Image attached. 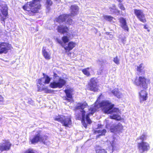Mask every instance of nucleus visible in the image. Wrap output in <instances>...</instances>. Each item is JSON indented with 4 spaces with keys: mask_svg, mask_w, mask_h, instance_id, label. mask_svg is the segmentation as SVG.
<instances>
[{
    "mask_svg": "<svg viewBox=\"0 0 153 153\" xmlns=\"http://www.w3.org/2000/svg\"><path fill=\"white\" fill-rule=\"evenodd\" d=\"M118 2H121L123 0H117Z\"/></svg>",
    "mask_w": 153,
    "mask_h": 153,
    "instance_id": "obj_47",
    "label": "nucleus"
},
{
    "mask_svg": "<svg viewBox=\"0 0 153 153\" xmlns=\"http://www.w3.org/2000/svg\"><path fill=\"white\" fill-rule=\"evenodd\" d=\"M143 63H141L139 66L137 67V71L139 72H143V69L144 68V67L143 66Z\"/></svg>",
    "mask_w": 153,
    "mask_h": 153,
    "instance_id": "obj_31",
    "label": "nucleus"
},
{
    "mask_svg": "<svg viewBox=\"0 0 153 153\" xmlns=\"http://www.w3.org/2000/svg\"><path fill=\"white\" fill-rule=\"evenodd\" d=\"M97 79L92 77L90 79V82L88 83V87L89 90L94 92L98 91L99 85H97Z\"/></svg>",
    "mask_w": 153,
    "mask_h": 153,
    "instance_id": "obj_10",
    "label": "nucleus"
},
{
    "mask_svg": "<svg viewBox=\"0 0 153 153\" xmlns=\"http://www.w3.org/2000/svg\"><path fill=\"white\" fill-rule=\"evenodd\" d=\"M112 7L114 8H115V11L114 12V13L117 14V15L120 14V10H118V9L116 8V6L115 4H112Z\"/></svg>",
    "mask_w": 153,
    "mask_h": 153,
    "instance_id": "obj_36",
    "label": "nucleus"
},
{
    "mask_svg": "<svg viewBox=\"0 0 153 153\" xmlns=\"http://www.w3.org/2000/svg\"><path fill=\"white\" fill-rule=\"evenodd\" d=\"M42 53L43 56L46 59H51L50 55L46 50L43 48L42 49Z\"/></svg>",
    "mask_w": 153,
    "mask_h": 153,
    "instance_id": "obj_25",
    "label": "nucleus"
},
{
    "mask_svg": "<svg viewBox=\"0 0 153 153\" xmlns=\"http://www.w3.org/2000/svg\"><path fill=\"white\" fill-rule=\"evenodd\" d=\"M121 15L122 16H124V14H121Z\"/></svg>",
    "mask_w": 153,
    "mask_h": 153,
    "instance_id": "obj_50",
    "label": "nucleus"
},
{
    "mask_svg": "<svg viewBox=\"0 0 153 153\" xmlns=\"http://www.w3.org/2000/svg\"><path fill=\"white\" fill-rule=\"evenodd\" d=\"M57 30L59 33L64 34L68 33L69 30V28L66 26L60 25L58 26Z\"/></svg>",
    "mask_w": 153,
    "mask_h": 153,
    "instance_id": "obj_17",
    "label": "nucleus"
},
{
    "mask_svg": "<svg viewBox=\"0 0 153 153\" xmlns=\"http://www.w3.org/2000/svg\"><path fill=\"white\" fill-rule=\"evenodd\" d=\"M41 0H32L29 4H26L23 7L25 10L27 11V13L30 15L38 13L39 10L41 8L42 5L40 3Z\"/></svg>",
    "mask_w": 153,
    "mask_h": 153,
    "instance_id": "obj_2",
    "label": "nucleus"
},
{
    "mask_svg": "<svg viewBox=\"0 0 153 153\" xmlns=\"http://www.w3.org/2000/svg\"><path fill=\"white\" fill-rule=\"evenodd\" d=\"M53 76L54 78H56V77H59L57 75V74L55 72L53 73Z\"/></svg>",
    "mask_w": 153,
    "mask_h": 153,
    "instance_id": "obj_43",
    "label": "nucleus"
},
{
    "mask_svg": "<svg viewBox=\"0 0 153 153\" xmlns=\"http://www.w3.org/2000/svg\"><path fill=\"white\" fill-rule=\"evenodd\" d=\"M42 131L39 130L36 131V134L32 138L30 139L31 144H35L39 142H41L44 144L46 143V141L48 139V137L46 135L42 136Z\"/></svg>",
    "mask_w": 153,
    "mask_h": 153,
    "instance_id": "obj_5",
    "label": "nucleus"
},
{
    "mask_svg": "<svg viewBox=\"0 0 153 153\" xmlns=\"http://www.w3.org/2000/svg\"><path fill=\"white\" fill-rule=\"evenodd\" d=\"M62 42L64 44L68 42L69 41V37L66 36H64L62 38Z\"/></svg>",
    "mask_w": 153,
    "mask_h": 153,
    "instance_id": "obj_29",
    "label": "nucleus"
},
{
    "mask_svg": "<svg viewBox=\"0 0 153 153\" xmlns=\"http://www.w3.org/2000/svg\"><path fill=\"white\" fill-rule=\"evenodd\" d=\"M138 148L139 150H141L142 152L147 151L149 148V145L146 142L142 141L138 143Z\"/></svg>",
    "mask_w": 153,
    "mask_h": 153,
    "instance_id": "obj_16",
    "label": "nucleus"
},
{
    "mask_svg": "<svg viewBox=\"0 0 153 153\" xmlns=\"http://www.w3.org/2000/svg\"><path fill=\"white\" fill-rule=\"evenodd\" d=\"M70 8L72 10L71 13H73L72 16H74L77 14L76 12L78 10V7L76 5H71Z\"/></svg>",
    "mask_w": 153,
    "mask_h": 153,
    "instance_id": "obj_24",
    "label": "nucleus"
},
{
    "mask_svg": "<svg viewBox=\"0 0 153 153\" xmlns=\"http://www.w3.org/2000/svg\"><path fill=\"white\" fill-rule=\"evenodd\" d=\"M25 153H35L33 150L29 149L28 150H26L25 152Z\"/></svg>",
    "mask_w": 153,
    "mask_h": 153,
    "instance_id": "obj_41",
    "label": "nucleus"
},
{
    "mask_svg": "<svg viewBox=\"0 0 153 153\" xmlns=\"http://www.w3.org/2000/svg\"><path fill=\"white\" fill-rule=\"evenodd\" d=\"M119 22L121 24V27L125 30L128 31V28L127 25L126 21L124 18L120 17L119 19Z\"/></svg>",
    "mask_w": 153,
    "mask_h": 153,
    "instance_id": "obj_19",
    "label": "nucleus"
},
{
    "mask_svg": "<svg viewBox=\"0 0 153 153\" xmlns=\"http://www.w3.org/2000/svg\"><path fill=\"white\" fill-rule=\"evenodd\" d=\"M110 9L111 10H113V9L112 8V7H110Z\"/></svg>",
    "mask_w": 153,
    "mask_h": 153,
    "instance_id": "obj_48",
    "label": "nucleus"
},
{
    "mask_svg": "<svg viewBox=\"0 0 153 153\" xmlns=\"http://www.w3.org/2000/svg\"><path fill=\"white\" fill-rule=\"evenodd\" d=\"M104 18L106 20L108 21H111L114 18L113 17L110 16H104Z\"/></svg>",
    "mask_w": 153,
    "mask_h": 153,
    "instance_id": "obj_32",
    "label": "nucleus"
},
{
    "mask_svg": "<svg viewBox=\"0 0 153 153\" xmlns=\"http://www.w3.org/2000/svg\"><path fill=\"white\" fill-rule=\"evenodd\" d=\"M105 34L107 35H109V36H110V38L111 39H112L113 38V35L111 34H110V33L109 32H106L105 33Z\"/></svg>",
    "mask_w": 153,
    "mask_h": 153,
    "instance_id": "obj_42",
    "label": "nucleus"
},
{
    "mask_svg": "<svg viewBox=\"0 0 153 153\" xmlns=\"http://www.w3.org/2000/svg\"><path fill=\"white\" fill-rule=\"evenodd\" d=\"M73 15V13H71L70 14H63L60 15L58 17L56 18V21L57 22L59 23H62L65 22L66 19L68 18L69 16Z\"/></svg>",
    "mask_w": 153,
    "mask_h": 153,
    "instance_id": "obj_13",
    "label": "nucleus"
},
{
    "mask_svg": "<svg viewBox=\"0 0 153 153\" xmlns=\"http://www.w3.org/2000/svg\"><path fill=\"white\" fill-rule=\"evenodd\" d=\"M66 23L69 25H72L74 23V22L73 21L72 19L71 18H68L66 21Z\"/></svg>",
    "mask_w": 153,
    "mask_h": 153,
    "instance_id": "obj_35",
    "label": "nucleus"
},
{
    "mask_svg": "<svg viewBox=\"0 0 153 153\" xmlns=\"http://www.w3.org/2000/svg\"><path fill=\"white\" fill-rule=\"evenodd\" d=\"M138 140H141V142L143 141L144 140L146 139V137L144 134H143L137 138Z\"/></svg>",
    "mask_w": 153,
    "mask_h": 153,
    "instance_id": "obj_37",
    "label": "nucleus"
},
{
    "mask_svg": "<svg viewBox=\"0 0 153 153\" xmlns=\"http://www.w3.org/2000/svg\"><path fill=\"white\" fill-rule=\"evenodd\" d=\"M118 6L120 9L122 10L125 11L126 8L121 3H120L118 4Z\"/></svg>",
    "mask_w": 153,
    "mask_h": 153,
    "instance_id": "obj_38",
    "label": "nucleus"
},
{
    "mask_svg": "<svg viewBox=\"0 0 153 153\" xmlns=\"http://www.w3.org/2000/svg\"><path fill=\"white\" fill-rule=\"evenodd\" d=\"M123 129V126L120 123H118L117 125L111 126L110 128V130L112 133L120 132Z\"/></svg>",
    "mask_w": 153,
    "mask_h": 153,
    "instance_id": "obj_15",
    "label": "nucleus"
},
{
    "mask_svg": "<svg viewBox=\"0 0 153 153\" xmlns=\"http://www.w3.org/2000/svg\"><path fill=\"white\" fill-rule=\"evenodd\" d=\"M10 148V143L7 141L5 143L0 144V153L3 151H7Z\"/></svg>",
    "mask_w": 153,
    "mask_h": 153,
    "instance_id": "obj_20",
    "label": "nucleus"
},
{
    "mask_svg": "<svg viewBox=\"0 0 153 153\" xmlns=\"http://www.w3.org/2000/svg\"><path fill=\"white\" fill-rule=\"evenodd\" d=\"M66 94V96L65 97V100L68 102H72L74 101L73 97V91L71 89H66L64 91Z\"/></svg>",
    "mask_w": 153,
    "mask_h": 153,
    "instance_id": "obj_14",
    "label": "nucleus"
},
{
    "mask_svg": "<svg viewBox=\"0 0 153 153\" xmlns=\"http://www.w3.org/2000/svg\"><path fill=\"white\" fill-rule=\"evenodd\" d=\"M51 80V78L48 75L38 79L36 83L37 88V91L41 92L44 91L46 93H50L51 92V90L48 89V87H44L45 84H48L49 83Z\"/></svg>",
    "mask_w": 153,
    "mask_h": 153,
    "instance_id": "obj_4",
    "label": "nucleus"
},
{
    "mask_svg": "<svg viewBox=\"0 0 153 153\" xmlns=\"http://www.w3.org/2000/svg\"><path fill=\"white\" fill-rule=\"evenodd\" d=\"M88 104L86 101L83 102H78L76 104V105L73 109V110L75 112L77 111L78 110H81V116L80 113H76L75 114L76 119L77 120H81V122L83 126L86 128L87 124L85 122V116L86 113L84 110L85 108L87 107Z\"/></svg>",
    "mask_w": 153,
    "mask_h": 153,
    "instance_id": "obj_1",
    "label": "nucleus"
},
{
    "mask_svg": "<svg viewBox=\"0 0 153 153\" xmlns=\"http://www.w3.org/2000/svg\"><path fill=\"white\" fill-rule=\"evenodd\" d=\"M96 153H107V151L103 149H97L96 150Z\"/></svg>",
    "mask_w": 153,
    "mask_h": 153,
    "instance_id": "obj_34",
    "label": "nucleus"
},
{
    "mask_svg": "<svg viewBox=\"0 0 153 153\" xmlns=\"http://www.w3.org/2000/svg\"><path fill=\"white\" fill-rule=\"evenodd\" d=\"M27 103L29 105H34V101L31 99L30 98L29 99V100H28Z\"/></svg>",
    "mask_w": 153,
    "mask_h": 153,
    "instance_id": "obj_40",
    "label": "nucleus"
},
{
    "mask_svg": "<svg viewBox=\"0 0 153 153\" xmlns=\"http://www.w3.org/2000/svg\"><path fill=\"white\" fill-rule=\"evenodd\" d=\"M56 40L57 42L64 48L66 52H69L72 50L76 45V43L73 41H70L66 45L63 44V42L60 39L57 38Z\"/></svg>",
    "mask_w": 153,
    "mask_h": 153,
    "instance_id": "obj_9",
    "label": "nucleus"
},
{
    "mask_svg": "<svg viewBox=\"0 0 153 153\" xmlns=\"http://www.w3.org/2000/svg\"><path fill=\"white\" fill-rule=\"evenodd\" d=\"M150 83V80L144 76L136 77L134 83L137 86H139L143 89L146 90L148 88V83Z\"/></svg>",
    "mask_w": 153,
    "mask_h": 153,
    "instance_id": "obj_8",
    "label": "nucleus"
},
{
    "mask_svg": "<svg viewBox=\"0 0 153 153\" xmlns=\"http://www.w3.org/2000/svg\"><path fill=\"white\" fill-rule=\"evenodd\" d=\"M3 99L2 97L0 95V102H2L3 101Z\"/></svg>",
    "mask_w": 153,
    "mask_h": 153,
    "instance_id": "obj_45",
    "label": "nucleus"
},
{
    "mask_svg": "<svg viewBox=\"0 0 153 153\" xmlns=\"http://www.w3.org/2000/svg\"><path fill=\"white\" fill-rule=\"evenodd\" d=\"M8 45V44H7L6 43H0V53H7Z\"/></svg>",
    "mask_w": 153,
    "mask_h": 153,
    "instance_id": "obj_22",
    "label": "nucleus"
},
{
    "mask_svg": "<svg viewBox=\"0 0 153 153\" xmlns=\"http://www.w3.org/2000/svg\"><path fill=\"white\" fill-rule=\"evenodd\" d=\"M119 40L121 42L124 44H125L126 41V37H125L120 38H119Z\"/></svg>",
    "mask_w": 153,
    "mask_h": 153,
    "instance_id": "obj_39",
    "label": "nucleus"
},
{
    "mask_svg": "<svg viewBox=\"0 0 153 153\" xmlns=\"http://www.w3.org/2000/svg\"><path fill=\"white\" fill-rule=\"evenodd\" d=\"M90 69V68L87 67L83 69L82 70L83 74L87 76H89L91 75V74L89 70Z\"/></svg>",
    "mask_w": 153,
    "mask_h": 153,
    "instance_id": "obj_26",
    "label": "nucleus"
},
{
    "mask_svg": "<svg viewBox=\"0 0 153 153\" xmlns=\"http://www.w3.org/2000/svg\"><path fill=\"white\" fill-rule=\"evenodd\" d=\"M114 105L108 100H104L103 112L105 114H111L113 113L120 112L118 108H114Z\"/></svg>",
    "mask_w": 153,
    "mask_h": 153,
    "instance_id": "obj_6",
    "label": "nucleus"
},
{
    "mask_svg": "<svg viewBox=\"0 0 153 153\" xmlns=\"http://www.w3.org/2000/svg\"><path fill=\"white\" fill-rule=\"evenodd\" d=\"M54 120L60 122L62 126L65 127H69L72 124L71 117L70 116L59 115L54 118Z\"/></svg>",
    "mask_w": 153,
    "mask_h": 153,
    "instance_id": "obj_7",
    "label": "nucleus"
},
{
    "mask_svg": "<svg viewBox=\"0 0 153 153\" xmlns=\"http://www.w3.org/2000/svg\"><path fill=\"white\" fill-rule=\"evenodd\" d=\"M94 132L95 134H99L98 136H104L105 135V134L106 133V131L105 129L96 130L94 131Z\"/></svg>",
    "mask_w": 153,
    "mask_h": 153,
    "instance_id": "obj_23",
    "label": "nucleus"
},
{
    "mask_svg": "<svg viewBox=\"0 0 153 153\" xmlns=\"http://www.w3.org/2000/svg\"><path fill=\"white\" fill-rule=\"evenodd\" d=\"M5 19V18H3L1 20H2V21H4V19Z\"/></svg>",
    "mask_w": 153,
    "mask_h": 153,
    "instance_id": "obj_49",
    "label": "nucleus"
},
{
    "mask_svg": "<svg viewBox=\"0 0 153 153\" xmlns=\"http://www.w3.org/2000/svg\"><path fill=\"white\" fill-rule=\"evenodd\" d=\"M66 83V81L61 77L59 78L58 81L57 82L53 81L51 82L49 86L50 87L53 88H61L65 85Z\"/></svg>",
    "mask_w": 153,
    "mask_h": 153,
    "instance_id": "obj_11",
    "label": "nucleus"
},
{
    "mask_svg": "<svg viewBox=\"0 0 153 153\" xmlns=\"http://www.w3.org/2000/svg\"><path fill=\"white\" fill-rule=\"evenodd\" d=\"M102 96V94L101 93L94 103V106L89 109L88 111L89 112L86 115L85 118L88 124H90L91 123V121L89 118V116L90 115H93L94 113L97 111L98 109L100 108H101L102 110L103 111L104 100L101 102L100 101V97Z\"/></svg>",
    "mask_w": 153,
    "mask_h": 153,
    "instance_id": "obj_3",
    "label": "nucleus"
},
{
    "mask_svg": "<svg viewBox=\"0 0 153 153\" xmlns=\"http://www.w3.org/2000/svg\"><path fill=\"white\" fill-rule=\"evenodd\" d=\"M53 4V2L51 0H46L45 2L46 7L48 9H50L51 6Z\"/></svg>",
    "mask_w": 153,
    "mask_h": 153,
    "instance_id": "obj_27",
    "label": "nucleus"
},
{
    "mask_svg": "<svg viewBox=\"0 0 153 153\" xmlns=\"http://www.w3.org/2000/svg\"><path fill=\"white\" fill-rule=\"evenodd\" d=\"M113 61L117 65H119L120 63V59L118 58L117 56L114 58Z\"/></svg>",
    "mask_w": 153,
    "mask_h": 153,
    "instance_id": "obj_33",
    "label": "nucleus"
},
{
    "mask_svg": "<svg viewBox=\"0 0 153 153\" xmlns=\"http://www.w3.org/2000/svg\"><path fill=\"white\" fill-rule=\"evenodd\" d=\"M134 11L135 15L140 21L143 23L146 22L145 15L142 10L134 9Z\"/></svg>",
    "mask_w": 153,
    "mask_h": 153,
    "instance_id": "obj_12",
    "label": "nucleus"
},
{
    "mask_svg": "<svg viewBox=\"0 0 153 153\" xmlns=\"http://www.w3.org/2000/svg\"><path fill=\"white\" fill-rule=\"evenodd\" d=\"M111 92L115 97L118 99L122 98L123 96V94L120 92L118 88L114 89Z\"/></svg>",
    "mask_w": 153,
    "mask_h": 153,
    "instance_id": "obj_21",
    "label": "nucleus"
},
{
    "mask_svg": "<svg viewBox=\"0 0 153 153\" xmlns=\"http://www.w3.org/2000/svg\"><path fill=\"white\" fill-rule=\"evenodd\" d=\"M110 118L112 119H114L117 120H121V118L120 116L115 114L110 116Z\"/></svg>",
    "mask_w": 153,
    "mask_h": 153,
    "instance_id": "obj_28",
    "label": "nucleus"
},
{
    "mask_svg": "<svg viewBox=\"0 0 153 153\" xmlns=\"http://www.w3.org/2000/svg\"><path fill=\"white\" fill-rule=\"evenodd\" d=\"M146 90L145 89H143L141 90L139 93L140 102H142L147 100V94Z\"/></svg>",
    "mask_w": 153,
    "mask_h": 153,
    "instance_id": "obj_18",
    "label": "nucleus"
},
{
    "mask_svg": "<svg viewBox=\"0 0 153 153\" xmlns=\"http://www.w3.org/2000/svg\"><path fill=\"white\" fill-rule=\"evenodd\" d=\"M1 10L2 14L4 16V17L6 18L7 15V7H4V8L1 9Z\"/></svg>",
    "mask_w": 153,
    "mask_h": 153,
    "instance_id": "obj_30",
    "label": "nucleus"
},
{
    "mask_svg": "<svg viewBox=\"0 0 153 153\" xmlns=\"http://www.w3.org/2000/svg\"><path fill=\"white\" fill-rule=\"evenodd\" d=\"M103 126L101 125H98V128H102Z\"/></svg>",
    "mask_w": 153,
    "mask_h": 153,
    "instance_id": "obj_46",
    "label": "nucleus"
},
{
    "mask_svg": "<svg viewBox=\"0 0 153 153\" xmlns=\"http://www.w3.org/2000/svg\"><path fill=\"white\" fill-rule=\"evenodd\" d=\"M144 28L146 29H147V30L148 32H149L150 30L148 29V27H146V25H144Z\"/></svg>",
    "mask_w": 153,
    "mask_h": 153,
    "instance_id": "obj_44",
    "label": "nucleus"
}]
</instances>
